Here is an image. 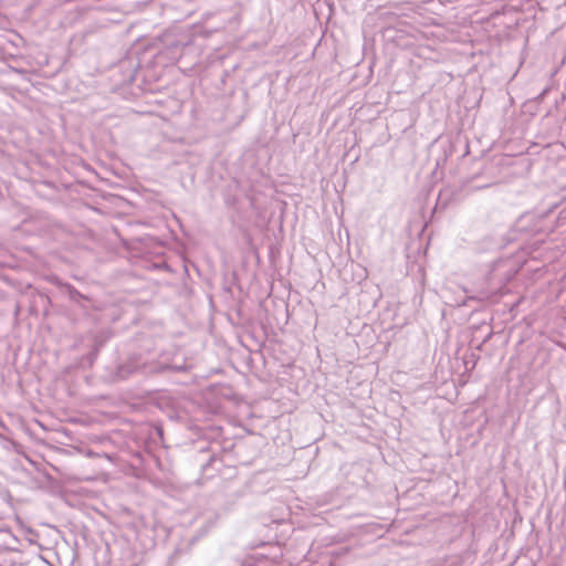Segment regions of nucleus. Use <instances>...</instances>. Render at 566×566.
Wrapping results in <instances>:
<instances>
[{
    "label": "nucleus",
    "mask_w": 566,
    "mask_h": 566,
    "mask_svg": "<svg viewBox=\"0 0 566 566\" xmlns=\"http://www.w3.org/2000/svg\"><path fill=\"white\" fill-rule=\"evenodd\" d=\"M65 289V293L66 295L69 296V298L78 304L80 306L82 307H86L83 302H90L91 298L84 294H82L81 292H78L74 286H72L71 284H65L64 286Z\"/></svg>",
    "instance_id": "nucleus-1"
},
{
    "label": "nucleus",
    "mask_w": 566,
    "mask_h": 566,
    "mask_svg": "<svg viewBox=\"0 0 566 566\" xmlns=\"http://www.w3.org/2000/svg\"><path fill=\"white\" fill-rule=\"evenodd\" d=\"M218 520V514H213L209 518H207L205 524L199 530V536L206 535L211 528H213L217 525Z\"/></svg>",
    "instance_id": "nucleus-2"
},
{
    "label": "nucleus",
    "mask_w": 566,
    "mask_h": 566,
    "mask_svg": "<svg viewBox=\"0 0 566 566\" xmlns=\"http://www.w3.org/2000/svg\"><path fill=\"white\" fill-rule=\"evenodd\" d=\"M97 354H98V348H97V347H95L92 352H90V353L87 354V356H86V358H85V359L87 360V363H88V365H90V366H91V365H93L94 360H95V359H96V357H97Z\"/></svg>",
    "instance_id": "nucleus-3"
},
{
    "label": "nucleus",
    "mask_w": 566,
    "mask_h": 566,
    "mask_svg": "<svg viewBox=\"0 0 566 566\" xmlns=\"http://www.w3.org/2000/svg\"><path fill=\"white\" fill-rule=\"evenodd\" d=\"M130 371H132L130 369H127V370H126V368H125V367H122V368L119 369V374H120L123 377H124V376H126V374H127V373H130Z\"/></svg>",
    "instance_id": "nucleus-4"
}]
</instances>
